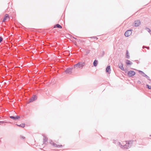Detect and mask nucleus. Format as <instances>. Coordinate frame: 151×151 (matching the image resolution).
I'll list each match as a JSON object with an SVG mask.
<instances>
[{"instance_id": "obj_1", "label": "nucleus", "mask_w": 151, "mask_h": 151, "mask_svg": "<svg viewBox=\"0 0 151 151\" xmlns=\"http://www.w3.org/2000/svg\"><path fill=\"white\" fill-rule=\"evenodd\" d=\"M132 30L130 29L127 30L124 33V35L126 37H128L130 36L132 34Z\"/></svg>"}, {"instance_id": "obj_2", "label": "nucleus", "mask_w": 151, "mask_h": 151, "mask_svg": "<svg viewBox=\"0 0 151 151\" xmlns=\"http://www.w3.org/2000/svg\"><path fill=\"white\" fill-rule=\"evenodd\" d=\"M136 74V73L134 71H129L127 73V76L129 77H131L134 76Z\"/></svg>"}, {"instance_id": "obj_3", "label": "nucleus", "mask_w": 151, "mask_h": 151, "mask_svg": "<svg viewBox=\"0 0 151 151\" xmlns=\"http://www.w3.org/2000/svg\"><path fill=\"white\" fill-rule=\"evenodd\" d=\"M50 143L52 144L53 147H58V148H61L62 147V145H57L55 143L53 142L52 141V140H51L50 141Z\"/></svg>"}, {"instance_id": "obj_4", "label": "nucleus", "mask_w": 151, "mask_h": 151, "mask_svg": "<svg viewBox=\"0 0 151 151\" xmlns=\"http://www.w3.org/2000/svg\"><path fill=\"white\" fill-rule=\"evenodd\" d=\"M141 24V22L139 20H135L133 23V25L135 27H138Z\"/></svg>"}, {"instance_id": "obj_5", "label": "nucleus", "mask_w": 151, "mask_h": 151, "mask_svg": "<svg viewBox=\"0 0 151 151\" xmlns=\"http://www.w3.org/2000/svg\"><path fill=\"white\" fill-rule=\"evenodd\" d=\"M9 118L11 119H13L14 121H17L20 118V117L19 116H9Z\"/></svg>"}, {"instance_id": "obj_6", "label": "nucleus", "mask_w": 151, "mask_h": 151, "mask_svg": "<svg viewBox=\"0 0 151 151\" xmlns=\"http://www.w3.org/2000/svg\"><path fill=\"white\" fill-rule=\"evenodd\" d=\"M78 64L79 65H78V68H82L85 65V63L84 62H79Z\"/></svg>"}, {"instance_id": "obj_7", "label": "nucleus", "mask_w": 151, "mask_h": 151, "mask_svg": "<svg viewBox=\"0 0 151 151\" xmlns=\"http://www.w3.org/2000/svg\"><path fill=\"white\" fill-rule=\"evenodd\" d=\"M37 99V96L36 95H33V96L29 99V103L32 102L36 100Z\"/></svg>"}, {"instance_id": "obj_8", "label": "nucleus", "mask_w": 151, "mask_h": 151, "mask_svg": "<svg viewBox=\"0 0 151 151\" xmlns=\"http://www.w3.org/2000/svg\"><path fill=\"white\" fill-rule=\"evenodd\" d=\"M111 67L110 65H108L106 67V72L109 74L111 73Z\"/></svg>"}, {"instance_id": "obj_9", "label": "nucleus", "mask_w": 151, "mask_h": 151, "mask_svg": "<svg viewBox=\"0 0 151 151\" xmlns=\"http://www.w3.org/2000/svg\"><path fill=\"white\" fill-rule=\"evenodd\" d=\"M73 68H67L65 71V72L67 73H71L72 71Z\"/></svg>"}, {"instance_id": "obj_10", "label": "nucleus", "mask_w": 151, "mask_h": 151, "mask_svg": "<svg viewBox=\"0 0 151 151\" xmlns=\"http://www.w3.org/2000/svg\"><path fill=\"white\" fill-rule=\"evenodd\" d=\"M42 136H43V144H46V142L48 140V138L44 134H43Z\"/></svg>"}, {"instance_id": "obj_11", "label": "nucleus", "mask_w": 151, "mask_h": 151, "mask_svg": "<svg viewBox=\"0 0 151 151\" xmlns=\"http://www.w3.org/2000/svg\"><path fill=\"white\" fill-rule=\"evenodd\" d=\"M126 64L127 65L129 66L132 65L133 64V63L129 60H126Z\"/></svg>"}, {"instance_id": "obj_12", "label": "nucleus", "mask_w": 151, "mask_h": 151, "mask_svg": "<svg viewBox=\"0 0 151 151\" xmlns=\"http://www.w3.org/2000/svg\"><path fill=\"white\" fill-rule=\"evenodd\" d=\"M8 18H9V15L8 14H5L4 16V17L3 19L2 22H5Z\"/></svg>"}, {"instance_id": "obj_13", "label": "nucleus", "mask_w": 151, "mask_h": 151, "mask_svg": "<svg viewBox=\"0 0 151 151\" xmlns=\"http://www.w3.org/2000/svg\"><path fill=\"white\" fill-rule=\"evenodd\" d=\"M119 68L122 70L124 71L125 70L124 68L123 67V64L122 63H121L120 64H119Z\"/></svg>"}, {"instance_id": "obj_14", "label": "nucleus", "mask_w": 151, "mask_h": 151, "mask_svg": "<svg viewBox=\"0 0 151 151\" xmlns=\"http://www.w3.org/2000/svg\"><path fill=\"white\" fill-rule=\"evenodd\" d=\"M138 71L139 73L143 76L145 77H146L147 76V75H146L145 74V73L142 71L139 70Z\"/></svg>"}, {"instance_id": "obj_15", "label": "nucleus", "mask_w": 151, "mask_h": 151, "mask_svg": "<svg viewBox=\"0 0 151 151\" xmlns=\"http://www.w3.org/2000/svg\"><path fill=\"white\" fill-rule=\"evenodd\" d=\"M54 28H58L59 29L62 28V26H61L59 24H57L56 25H55L54 27Z\"/></svg>"}, {"instance_id": "obj_16", "label": "nucleus", "mask_w": 151, "mask_h": 151, "mask_svg": "<svg viewBox=\"0 0 151 151\" xmlns=\"http://www.w3.org/2000/svg\"><path fill=\"white\" fill-rule=\"evenodd\" d=\"M98 64V61L97 60H95L93 62V65L94 66L96 67L97 66Z\"/></svg>"}, {"instance_id": "obj_17", "label": "nucleus", "mask_w": 151, "mask_h": 151, "mask_svg": "<svg viewBox=\"0 0 151 151\" xmlns=\"http://www.w3.org/2000/svg\"><path fill=\"white\" fill-rule=\"evenodd\" d=\"M119 145H120V146L122 148H124V149H127V147H126V146H127V145H122L121 144V143L120 142H119Z\"/></svg>"}, {"instance_id": "obj_18", "label": "nucleus", "mask_w": 151, "mask_h": 151, "mask_svg": "<svg viewBox=\"0 0 151 151\" xmlns=\"http://www.w3.org/2000/svg\"><path fill=\"white\" fill-rule=\"evenodd\" d=\"M126 58L128 59L130 58V56L129 54V52L127 50L126 52Z\"/></svg>"}, {"instance_id": "obj_19", "label": "nucleus", "mask_w": 151, "mask_h": 151, "mask_svg": "<svg viewBox=\"0 0 151 151\" xmlns=\"http://www.w3.org/2000/svg\"><path fill=\"white\" fill-rule=\"evenodd\" d=\"M133 141L130 140V141H129L128 143H127L126 145H130L129 147H130V146H131V145H132V144L133 143ZM128 147H129V146H128Z\"/></svg>"}, {"instance_id": "obj_20", "label": "nucleus", "mask_w": 151, "mask_h": 151, "mask_svg": "<svg viewBox=\"0 0 151 151\" xmlns=\"http://www.w3.org/2000/svg\"><path fill=\"white\" fill-rule=\"evenodd\" d=\"M16 125H17V126H19V127L23 128V127H24L25 124H24V123H22V124H21L20 125H18V124H16Z\"/></svg>"}, {"instance_id": "obj_21", "label": "nucleus", "mask_w": 151, "mask_h": 151, "mask_svg": "<svg viewBox=\"0 0 151 151\" xmlns=\"http://www.w3.org/2000/svg\"><path fill=\"white\" fill-rule=\"evenodd\" d=\"M146 87L149 89H151V86L149 85L148 84H147L146 85Z\"/></svg>"}, {"instance_id": "obj_22", "label": "nucleus", "mask_w": 151, "mask_h": 151, "mask_svg": "<svg viewBox=\"0 0 151 151\" xmlns=\"http://www.w3.org/2000/svg\"><path fill=\"white\" fill-rule=\"evenodd\" d=\"M145 29L149 33L151 32L150 29L147 27H146Z\"/></svg>"}, {"instance_id": "obj_23", "label": "nucleus", "mask_w": 151, "mask_h": 151, "mask_svg": "<svg viewBox=\"0 0 151 151\" xmlns=\"http://www.w3.org/2000/svg\"><path fill=\"white\" fill-rule=\"evenodd\" d=\"M78 65H79L78 64V63H77V64L75 65H74V68H78Z\"/></svg>"}, {"instance_id": "obj_24", "label": "nucleus", "mask_w": 151, "mask_h": 151, "mask_svg": "<svg viewBox=\"0 0 151 151\" xmlns=\"http://www.w3.org/2000/svg\"><path fill=\"white\" fill-rule=\"evenodd\" d=\"M3 40V38L1 36H0V43H1Z\"/></svg>"}, {"instance_id": "obj_25", "label": "nucleus", "mask_w": 151, "mask_h": 151, "mask_svg": "<svg viewBox=\"0 0 151 151\" xmlns=\"http://www.w3.org/2000/svg\"><path fill=\"white\" fill-rule=\"evenodd\" d=\"M91 38H93L94 39H96V40H97L98 39V38L96 37H91Z\"/></svg>"}, {"instance_id": "obj_26", "label": "nucleus", "mask_w": 151, "mask_h": 151, "mask_svg": "<svg viewBox=\"0 0 151 151\" xmlns=\"http://www.w3.org/2000/svg\"><path fill=\"white\" fill-rule=\"evenodd\" d=\"M104 54H105V52L104 51H103L102 52V53L101 55V57H103L104 56Z\"/></svg>"}, {"instance_id": "obj_27", "label": "nucleus", "mask_w": 151, "mask_h": 151, "mask_svg": "<svg viewBox=\"0 0 151 151\" xmlns=\"http://www.w3.org/2000/svg\"><path fill=\"white\" fill-rule=\"evenodd\" d=\"M5 122L4 121H0V125H1L2 124L4 123Z\"/></svg>"}, {"instance_id": "obj_28", "label": "nucleus", "mask_w": 151, "mask_h": 151, "mask_svg": "<svg viewBox=\"0 0 151 151\" xmlns=\"http://www.w3.org/2000/svg\"><path fill=\"white\" fill-rule=\"evenodd\" d=\"M148 80H149V81H151V80L150 79V77L148 76H147L146 77Z\"/></svg>"}, {"instance_id": "obj_29", "label": "nucleus", "mask_w": 151, "mask_h": 151, "mask_svg": "<svg viewBox=\"0 0 151 151\" xmlns=\"http://www.w3.org/2000/svg\"><path fill=\"white\" fill-rule=\"evenodd\" d=\"M90 52V50H87L86 51V54H88L89 52Z\"/></svg>"}, {"instance_id": "obj_30", "label": "nucleus", "mask_w": 151, "mask_h": 151, "mask_svg": "<svg viewBox=\"0 0 151 151\" xmlns=\"http://www.w3.org/2000/svg\"><path fill=\"white\" fill-rule=\"evenodd\" d=\"M134 61L136 62L138 64L139 63V62L137 60H135Z\"/></svg>"}, {"instance_id": "obj_31", "label": "nucleus", "mask_w": 151, "mask_h": 151, "mask_svg": "<svg viewBox=\"0 0 151 151\" xmlns=\"http://www.w3.org/2000/svg\"><path fill=\"white\" fill-rule=\"evenodd\" d=\"M137 83H138V84H141V82L140 81H137Z\"/></svg>"}, {"instance_id": "obj_32", "label": "nucleus", "mask_w": 151, "mask_h": 151, "mask_svg": "<svg viewBox=\"0 0 151 151\" xmlns=\"http://www.w3.org/2000/svg\"><path fill=\"white\" fill-rule=\"evenodd\" d=\"M21 137L23 139H25V137L23 136H21Z\"/></svg>"}, {"instance_id": "obj_33", "label": "nucleus", "mask_w": 151, "mask_h": 151, "mask_svg": "<svg viewBox=\"0 0 151 151\" xmlns=\"http://www.w3.org/2000/svg\"><path fill=\"white\" fill-rule=\"evenodd\" d=\"M113 143L115 144L116 143V140H113Z\"/></svg>"}, {"instance_id": "obj_34", "label": "nucleus", "mask_w": 151, "mask_h": 151, "mask_svg": "<svg viewBox=\"0 0 151 151\" xmlns=\"http://www.w3.org/2000/svg\"><path fill=\"white\" fill-rule=\"evenodd\" d=\"M146 46H143V47H142V48L143 49H144L145 48H146Z\"/></svg>"}, {"instance_id": "obj_35", "label": "nucleus", "mask_w": 151, "mask_h": 151, "mask_svg": "<svg viewBox=\"0 0 151 151\" xmlns=\"http://www.w3.org/2000/svg\"><path fill=\"white\" fill-rule=\"evenodd\" d=\"M146 48L148 50H149L150 49L149 47H146Z\"/></svg>"}, {"instance_id": "obj_36", "label": "nucleus", "mask_w": 151, "mask_h": 151, "mask_svg": "<svg viewBox=\"0 0 151 151\" xmlns=\"http://www.w3.org/2000/svg\"><path fill=\"white\" fill-rule=\"evenodd\" d=\"M73 37V38L74 39H75L76 40L77 39L75 37Z\"/></svg>"}, {"instance_id": "obj_37", "label": "nucleus", "mask_w": 151, "mask_h": 151, "mask_svg": "<svg viewBox=\"0 0 151 151\" xmlns=\"http://www.w3.org/2000/svg\"><path fill=\"white\" fill-rule=\"evenodd\" d=\"M1 118V117H0V119Z\"/></svg>"}]
</instances>
